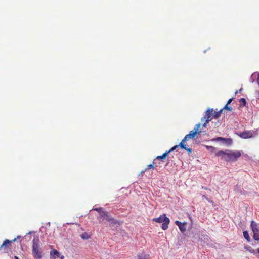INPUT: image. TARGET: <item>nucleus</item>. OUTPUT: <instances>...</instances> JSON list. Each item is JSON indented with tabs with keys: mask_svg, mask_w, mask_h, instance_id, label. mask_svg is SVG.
Returning <instances> with one entry per match:
<instances>
[{
	"mask_svg": "<svg viewBox=\"0 0 259 259\" xmlns=\"http://www.w3.org/2000/svg\"><path fill=\"white\" fill-rule=\"evenodd\" d=\"M153 221L161 223L162 225L161 226V228L163 230H165L168 229V225L170 223V219L169 218L166 217V215L164 214L160 215L158 218H155L153 219Z\"/></svg>",
	"mask_w": 259,
	"mask_h": 259,
	"instance_id": "4",
	"label": "nucleus"
},
{
	"mask_svg": "<svg viewBox=\"0 0 259 259\" xmlns=\"http://www.w3.org/2000/svg\"><path fill=\"white\" fill-rule=\"evenodd\" d=\"M224 143L230 145L232 143V140L231 138H226V140L224 142Z\"/></svg>",
	"mask_w": 259,
	"mask_h": 259,
	"instance_id": "19",
	"label": "nucleus"
},
{
	"mask_svg": "<svg viewBox=\"0 0 259 259\" xmlns=\"http://www.w3.org/2000/svg\"><path fill=\"white\" fill-rule=\"evenodd\" d=\"M39 239L38 237L34 238L32 240V254L34 258L40 259L42 257Z\"/></svg>",
	"mask_w": 259,
	"mask_h": 259,
	"instance_id": "3",
	"label": "nucleus"
},
{
	"mask_svg": "<svg viewBox=\"0 0 259 259\" xmlns=\"http://www.w3.org/2000/svg\"><path fill=\"white\" fill-rule=\"evenodd\" d=\"M225 140H226V138L221 137H217V138L213 139V141H222L223 143Z\"/></svg>",
	"mask_w": 259,
	"mask_h": 259,
	"instance_id": "18",
	"label": "nucleus"
},
{
	"mask_svg": "<svg viewBox=\"0 0 259 259\" xmlns=\"http://www.w3.org/2000/svg\"><path fill=\"white\" fill-rule=\"evenodd\" d=\"M138 259H151L149 254H146L144 253L141 254L138 256Z\"/></svg>",
	"mask_w": 259,
	"mask_h": 259,
	"instance_id": "12",
	"label": "nucleus"
},
{
	"mask_svg": "<svg viewBox=\"0 0 259 259\" xmlns=\"http://www.w3.org/2000/svg\"><path fill=\"white\" fill-rule=\"evenodd\" d=\"M247 250L252 254H255L256 253V250L251 248V247H249L247 249Z\"/></svg>",
	"mask_w": 259,
	"mask_h": 259,
	"instance_id": "21",
	"label": "nucleus"
},
{
	"mask_svg": "<svg viewBox=\"0 0 259 259\" xmlns=\"http://www.w3.org/2000/svg\"><path fill=\"white\" fill-rule=\"evenodd\" d=\"M232 100H233V98L230 99L228 101V102H227V104H230V103H231V102L232 101Z\"/></svg>",
	"mask_w": 259,
	"mask_h": 259,
	"instance_id": "27",
	"label": "nucleus"
},
{
	"mask_svg": "<svg viewBox=\"0 0 259 259\" xmlns=\"http://www.w3.org/2000/svg\"><path fill=\"white\" fill-rule=\"evenodd\" d=\"M93 210L98 212L100 213V215H101V213L104 212L102 211V208H96L93 209Z\"/></svg>",
	"mask_w": 259,
	"mask_h": 259,
	"instance_id": "22",
	"label": "nucleus"
},
{
	"mask_svg": "<svg viewBox=\"0 0 259 259\" xmlns=\"http://www.w3.org/2000/svg\"><path fill=\"white\" fill-rule=\"evenodd\" d=\"M241 155V153L239 151H233L229 149L225 151L220 150L215 154L216 156L220 157L222 159L227 162L235 161Z\"/></svg>",
	"mask_w": 259,
	"mask_h": 259,
	"instance_id": "1",
	"label": "nucleus"
},
{
	"mask_svg": "<svg viewBox=\"0 0 259 259\" xmlns=\"http://www.w3.org/2000/svg\"><path fill=\"white\" fill-rule=\"evenodd\" d=\"M222 109H226L229 111H231L232 109L231 107L228 106V104H227Z\"/></svg>",
	"mask_w": 259,
	"mask_h": 259,
	"instance_id": "23",
	"label": "nucleus"
},
{
	"mask_svg": "<svg viewBox=\"0 0 259 259\" xmlns=\"http://www.w3.org/2000/svg\"><path fill=\"white\" fill-rule=\"evenodd\" d=\"M201 124L200 123L197 124L195 127L194 130H193L194 132H196L197 134H200L201 132V131L200 130V128Z\"/></svg>",
	"mask_w": 259,
	"mask_h": 259,
	"instance_id": "15",
	"label": "nucleus"
},
{
	"mask_svg": "<svg viewBox=\"0 0 259 259\" xmlns=\"http://www.w3.org/2000/svg\"><path fill=\"white\" fill-rule=\"evenodd\" d=\"M202 188H204V189L207 190L208 188L206 187H202Z\"/></svg>",
	"mask_w": 259,
	"mask_h": 259,
	"instance_id": "30",
	"label": "nucleus"
},
{
	"mask_svg": "<svg viewBox=\"0 0 259 259\" xmlns=\"http://www.w3.org/2000/svg\"><path fill=\"white\" fill-rule=\"evenodd\" d=\"M203 197L204 198H205L207 201H208V202H210V203H212V201H210L209 199L208 198V197H207L205 195H203Z\"/></svg>",
	"mask_w": 259,
	"mask_h": 259,
	"instance_id": "25",
	"label": "nucleus"
},
{
	"mask_svg": "<svg viewBox=\"0 0 259 259\" xmlns=\"http://www.w3.org/2000/svg\"><path fill=\"white\" fill-rule=\"evenodd\" d=\"M257 83H258V84L259 85V75L258 76V78H257Z\"/></svg>",
	"mask_w": 259,
	"mask_h": 259,
	"instance_id": "29",
	"label": "nucleus"
},
{
	"mask_svg": "<svg viewBox=\"0 0 259 259\" xmlns=\"http://www.w3.org/2000/svg\"><path fill=\"white\" fill-rule=\"evenodd\" d=\"M238 135L243 139L250 138L253 136V132L251 131H245L238 134Z\"/></svg>",
	"mask_w": 259,
	"mask_h": 259,
	"instance_id": "10",
	"label": "nucleus"
},
{
	"mask_svg": "<svg viewBox=\"0 0 259 259\" xmlns=\"http://www.w3.org/2000/svg\"><path fill=\"white\" fill-rule=\"evenodd\" d=\"M209 147L213 149L214 148L212 146H210Z\"/></svg>",
	"mask_w": 259,
	"mask_h": 259,
	"instance_id": "31",
	"label": "nucleus"
},
{
	"mask_svg": "<svg viewBox=\"0 0 259 259\" xmlns=\"http://www.w3.org/2000/svg\"><path fill=\"white\" fill-rule=\"evenodd\" d=\"M223 109L216 112L213 109H209L205 112V116L201 118V121L203 122V126L205 127L207 124L213 119H217L220 116Z\"/></svg>",
	"mask_w": 259,
	"mask_h": 259,
	"instance_id": "2",
	"label": "nucleus"
},
{
	"mask_svg": "<svg viewBox=\"0 0 259 259\" xmlns=\"http://www.w3.org/2000/svg\"><path fill=\"white\" fill-rule=\"evenodd\" d=\"M156 162L154 161V160L153 161L152 164H150L149 165H148L147 167L146 168H147V170L148 169H151L152 170H154L155 169V165L157 166L156 165Z\"/></svg>",
	"mask_w": 259,
	"mask_h": 259,
	"instance_id": "14",
	"label": "nucleus"
},
{
	"mask_svg": "<svg viewBox=\"0 0 259 259\" xmlns=\"http://www.w3.org/2000/svg\"><path fill=\"white\" fill-rule=\"evenodd\" d=\"M239 102L241 104H243V106L246 105V100L244 98H241L239 99Z\"/></svg>",
	"mask_w": 259,
	"mask_h": 259,
	"instance_id": "20",
	"label": "nucleus"
},
{
	"mask_svg": "<svg viewBox=\"0 0 259 259\" xmlns=\"http://www.w3.org/2000/svg\"><path fill=\"white\" fill-rule=\"evenodd\" d=\"M178 227H179V229L182 233H184L186 231V229L185 223H182Z\"/></svg>",
	"mask_w": 259,
	"mask_h": 259,
	"instance_id": "13",
	"label": "nucleus"
},
{
	"mask_svg": "<svg viewBox=\"0 0 259 259\" xmlns=\"http://www.w3.org/2000/svg\"><path fill=\"white\" fill-rule=\"evenodd\" d=\"M175 223H176V224L178 226H179V225H180L182 223V222H180V221H176Z\"/></svg>",
	"mask_w": 259,
	"mask_h": 259,
	"instance_id": "26",
	"label": "nucleus"
},
{
	"mask_svg": "<svg viewBox=\"0 0 259 259\" xmlns=\"http://www.w3.org/2000/svg\"><path fill=\"white\" fill-rule=\"evenodd\" d=\"M197 133L196 132H194V131H191L189 133V134L186 135L184 138L182 140V141L178 145L181 148H185V142L189 139H193L195 137V135Z\"/></svg>",
	"mask_w": 259,
	"mask_h": 259,
	"instance_id": "6",
	"label": "nucleus"
},
{
	"mask_svg": "<svg viewBox=\"0 0 259 259\" xmlns=\"http://www.w3.org/2000/svg\"><path fill=\"white\" fill-rule=\"evenodd\" d=\"M147 170V168H145L144 170H142L141 172V174H142L144 172H145Z\"/></svg>",
	"mask_w": 259,
	"mask_h": 259,
	"instance_id": "28",
	"label": "nucleus"
},
{
	"mask_svg": "<svg viewBox=\"0 0 259 259\" xmlns=\"http://www.w3.org/2000/svg\"><path fill=\"white\" fill-rule=\"evenodd\" d=\"M178 147H179V145H175L173 146L169 150L166 151L161 156H157L156 158L154 160V161L156 162L157 160H163L165 159L169 153L176 149V148H178Z\"/></svg>",
	"mask_w": 259,
	"mask_h": 259,
	"instance_id": "8",
	"label": "nucleus"
},
{
	"mask_svg": "<svg viewBox=\"0 0 259 259\" xmlns=\"http://www.w3.org/2000/svg\"><path fill=\"white\" fill-rule=\"evenodd\" d=\"M50 255L53 256V259H56L59 257L60 253L57 250L53 249L51 251Z\"/></svg>",
	"mask_w": 259,
	"mask_h": 259,
	"instance_id": "11",
	"label": "nucleus"
},
{
	"mask_svg": "<svg viewBox=\"0 0 259 259\" xmlns=\"http://www.w3.org/2000/svg\"><path fill=\"white\" fill-rule=\"evenodd\" d=\"M184 149L186 150L187 152L189 153L192 152V149L190 148H187L186 147V145L185 144V148H184Z\"/></svg>",
	"mask_w": 259,
	"mask_h": 259,
	"instance_id": "24",
	"label": "nucleus"
},
{
	"mask_svg": "<svg viewBox=\"0 0 259 259\" xmlns=\"http://www.w3.org/2000/svg\"><path fill=\"white\" fill-rule=\"evenodd\" d=\"M81 238L83 239H89L91 238V236L88 233H83L81 235Z\"/></svg>",
	"mask_w": 259,
	"mask_h": 259,
	"instance_id": "16",
	"label": "nucleus"
},
{
	"mask_svg": "<svg viewBox=\"0 0 259 259\" xmlns=\"http://www.w3.org/2000/svg\"><path fill=\"white\" fill-rule=\"evenodd\" d=\"M243 236L248 241H250V236L249 233L247 231H245L243 232Z\"/></svg>",
	"mask_w": 259,
	"mask_h": 259,
	"instance_id": "17",
	"label": "nucleus"
},
{
	"mask_svg": "<svg viewBox=\"0 0 259 259\" xmlns=\"http://www.w3.org/2000/svg\"><path fill=\"white\" fill-rule=\"evenodd\" d=\"M17 238H15L12 241H10L8 239H6L1 245V248L5 250V252H8L12 248L11 242H15Z\"/></svg>",
	"mask_w": 259,
	"mask_h": 259,
	"instance_id": "7",
	"label": "nucleus"
},
{
	"mask_svg": "<svg viewBox=\"0 0 259 259\" xmlns=\"http://www.w3.org/2000/svg\"><path fill=\"white\" fill-rule=\"evenodd\" d=\"M101 217L106 220L107 221L110 222L112 224H119L118 221L114 220L110 215H108L107 212H103L101 213Z\"/></svg>",
	"mask_w": 259,
	"mask_h": 259,
	"instance_id": "9",
	"label": "nucleus"
},
{
	"mask_svg": "<svg viewBox=\"0 0 259 259\" xmlns=\"http://www.w3.org/2000/svg\"><path fill=\"white\" fill-rule=\"evenodd\" d=\"M237 93H238V91H236V92H235V94H236Z\"/></svg>",
	"mask_w": 259,
	"mask_h": 259,
	"instance_id": "32",
	"label": "nucleus"
},
{
	"mask_svg": "<svg viewBox=\"0 0 259 259\" xmlns=\"http://www.w3.org/2000/svg\"><path fill=\"white\" fill-rule=\"evenodd\" d=\"M251 227L253 232V238L254 240L259 241V228L257 224L254 221L251 222Z\"/></svg>",
	"mask_w": 259,
	"mask_h": 259,
	"instance_id": "5",
	"label": "nucleus"
}]
</instances>
